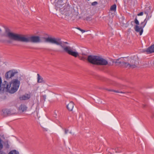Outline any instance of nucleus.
I'll list each match as a JSON object with an SVG mask.
<instances>
[{
  "mask_svg": "<svg viewBox=\"0 0 154 154\" xmlns=\"http://www.w3.org/2000/svg\"><path fill=\"white\" fill-rule=\"evenodd\" d=\"M8 42L10 43L11 42V41L10 40H8L7 41Z\"/></svg>",
  "mask_w": 154,
  "mask_h": 154,
  "instance_id": "nucleus-31",
  "label": "nucleus"
},
{
  "mask_svg": "<svg viewBox=\"0 0 154 154\" xmlns=\"http://www.w3.org/2000/svg\"><path fill=\"white\" fill-rule=\"evenodd\" d=\"M109 91H114L116 92H118L117 91H113V90H109Z\"/></svg>",
  "mask_w": 154,
  "mask_h": 154,
  "instance_id": "nucleus-30",
  "label": "nucleus"
},
{
  "mask_svg": "<svg viewBox=\"0 0 154 154\" xmlns=\"http://www.w3.org/2000/svg\"><path fill=\"white\" fill-rule=\"evenodd\" d=\"M144 52H146L147 54L154 53V44L148 48L146 50L144 51Z\"/></svg>",
  "mask_w": 154,
  "mask_h": 154,
  "instance_id": "nucleus-9",
  "label": "nucleus"
},
{
  "mask_svg": "<svg viewBox=\"0 0 154 154\" xmlns=\"http://www.w3.org/2000/svg\"><path fill=\"white\" fill-rule=\"evenodd\" d=\"M64 42V43L66 44H68V43L67 42Z\"/></svg>",
  "mask_w": 154,
  "mask_h": 154,
  "instance_id": "nucleus-34",
  "label": "nucleus"
},
{
  "mask_svg": "<svg viewBox=\"0 0 154 154\" xmlns=\"http://www.w3.org/2000/svg\"><path fill=\"white\" fill-rule=\"evenodd\" d=\"M27 107L24 105H21L19 107V110L20 112H23L26 111Z\"/></svg>",
  "mask_w": 154,
  "mask_h": 154,
  "instance_id": "nucleus-15",
  "label": "nucleus"
},
{
  "mask_svg": "<svg viewBox=\"0 0 154 154\" xmlns=\"http://www.w3.org/2000/svg\"><path fill=\"white\" fill-rule=\"evenodd\" d=\"M2 79L0 77V93L7 91L11 94L16 92L19 88L20 85V81L17 79H13L10 82L5 81L1 85Z\"/></svg>",
  "mask_w": 154,
  "mask_h": 154,
  "instance_id": "nucleus-1",
  "label": "nucleus"
},
{
  "mask_svg": "<svg viewBox=\"0 0 154 154\" xmlns=\"http://www.w3.org/2000/svg\"><path fill=\"white\" fill-rule=\"evenodd\" d=\"M5 146L6 148H8L9 147V145L8 141L5 142Z\"/></svg>",
  "mask_w": 154,
  "mask_h": 154,
  "instance_id": "nucleus-24",
  "label": "nucleus"
},
{
  "mask_svg": "<svg viewBox=\"0 0 154 154\" xmlns=\"http://www.w3.org/2000/svg\"><path fill=\"white\" fill-rule=\"evenodd\" d=\"M88 61L93 64L106 65L107 61L104 58H87Z\"/></svg>",
  "mask_w": 154,
  "mask_h": 154,
  "instance_id": "nucleus-5",
  "label": "nucleus"
},
{
  "mask_svg": "<svg viewBox=\"0 0 154 154\" xmlns=\"http://www.w3.org/2000/svg\"><path fill=\"white\" fill-rule=\"evenodd\" d=\"M30 97V95L28 94H26L20 97V99L21 100H26L28 99Z\"/></svg>",
  "mask_w": 154,
  "mask_h": 154,
  "instance_id": "nucleus-13",
  "label": "nucleus"
},
{
  "mask_svg": "<svg viewBox=\"0 0 154 154\" xmlns=\"http://www.w3.org/2000/svg\"><path fill=\"white\" fill-rule=\"evenodd\" d=\"M116 4H114L111 6L110 8V10L114 12L116 11Z\"/></svg>",
  "mask_w": 154,
  "mask_h": 154,
  "instance_id": "nucleus-19",
  "label": "nucleus"
},
{
  "mask_svg": "<svg viewBox=\"0 0 154 154\" xmlns=\"http://www.w3.org/2000/svg\"><path fill=\"white\" fill-rule=\"evenodd\" d=\"M74 106V104L72 102H70L67 105L66 107L67 109L69 111H72Z\"/></svg>",
  "mask_w": 154,
  "mask_h": 154,
  "instance_id": "nucleus-14",
  "label": "nucleus"
},
{
  "mask_svg": "<svg viewBox=\"0 0 154 154\" xmlns=\"http://www.w3.org/2000/svg\"><path fill=\"white\" fill-rule=\"evenodd\" d=\"M2 32V30L0 28V34Z\"/></svg>",
  "mask_w": 154,
  "mask_h": 154,
  "instance_id": "nucleus-35",
  "label": "nucleus"
},
{
  "mask_svg": "<svg viewBox=\"0 0 154 154\" xmlns=\"http://www.w3.org/2000/svg\"><path fill=\"white\" fill-rule=\"evenodd\" d=\"M81 58H85V57H81Z\"/></svg>",
  "mask_w": 154,
  "mask_h": 154,
  "instance_id": "nucleus-37",
  "label": "nucleus"
},
{
  "mask_svg": "<svg viewBox=\"0 0 154 154\" xmlns=\"http://www.w3.org/2000/svg\"><path fill=\"white\" fill-rule=\"evenodd\" d=\"M8 154H19V152L15 150L11 151Z\"/></svg>",
  "mask_w": 154,
  "mask_h": 154,
  "instance_id": "nucleus-21",
  "label": "nucleus"
},
{
  "mask_svg": "<svg viewBox=\"0 0 154 154\" xmlns=\"http://www.w3.org/2000/svg\"><path fill=\"white\" fill-rule=\"evenodd\" d=\"M119 60V59H118L117 60V61L115 63H118V61Z\"/></svg>",
  "mask_w": 154,
  "mask_h": 154,
  "instance_id": "nucleus-33",
  "label": "nucleus"
},
{
  "mask_svg": "<svg viewBox=\"0 0 154 154\" xmlns=\"http://www.w3.org/2000/svg\"><path fill=\"white\" fill-rule=\"evenodd\" d=\"M122 64L126 68L131 67L134 68L136 67V66L135 65H131L127 62H122Z\"/></svg>",
  "mask_w": 154,
  "mask_h": 154,
  "instance_id": "nucleus-12",
  "label": "nucleus"
},
{
  "mask_svg": "<svg viewBox=\"0 0 154 154\" xmlns=\"http://www.w3.org/2000/svg\"><path fill=\"white\" fill-rule=\"evenodd\" d=\"M151 8L152 7L150 5L149 6L146 5L144 11V13L145 14H146L150 13H152L153 10H151Z\"/></svg>",
  "mask_w": 154,
  "mask_h": 154,
  "instance_id": "nucleus-10",
  "label": "nucleus"
},
{
  "mask_svg": "<svg viewBox=\"0 0 154 154\" xmlns=\"http://www.w3.org/2000/svg\"><path fill=\"white\" fill-rule=\"evenodd\" d=\"M20 41L26 42L38 43L40 42V37L38 36H33L26 37L21 35Z\"/></svg>",
  "mask_w": 154,
  "mask_h": 154,
  "instance_id": "nucleus-3",
  "label": "nucleus"
},
{
  "mask_svg": "<svg viewBox=\"0 0 154 154\" xmlns=\"http://www.w3.org/2000/svg\"><path fill=\"white\" fill-rule=\"evenodd\" d=\"M10 113L11 111L9 109H3L2 111V114L5 115L9 114Z\"/></svg>",
  "mask_w": 154,
  "mask_h": 154,
  "instance_id": "nucleus-16",
  "label": "nucleus"
},
{
  "mask_svg": "<svg viewBox=\"0 0 154 154\" xmlns=\"http://www.w3.org/2000/svg\"><path fill=\"white\" fill-rule=\"evenodd\" d=\"M43 97H44V98H45H45H46V96H45V95H44V96H43Z\"/></svg>",
  "mask_w": 154,
  "mask_h": 154,
  "instance_id": "nucleus-36",
  "label": "nucleus"
},
{
  "mask_svg": "<svg viewBox=\"0 0 154 154\" xmlns=\"http://www.w3.org/2000/svg\"><path fill=\"white\" fill-rule=\"evenodd\" d=\"M67 1V0H56L55 5L56 10L62 7V6L65 4Z\"/></svg>",
  "mask_w": 154,
  "mask_h": 154,
  "instance_id": "nucleus-8",
  "label": "nucleus"
},
{
  "mask_svg": "<svg viewBox=\"0 0 154 154\" xmlns=\"http://www.w3.org/2000/svg\"><path fill=\"white\" fill-rule=\"evenodd\" d=\"M92 16L91 15H89L88 17H87L86 18V20H91Z\"/></svg>",
  "mask_w": 154,
  "mask_h": 154,
  "instance_id": "nucleus-23",
  "label": "nucleus"
},
{
  "mask_svg": "<svg viewBox=\"0 0 154 154\" xmlns=\"http://www.w3.org/2000/svg\"><path fill=\"white\" fill-rule=\"evenodd\" d=\"M88 54V53H83L82 54L85 56L88 57L87 58H103L101 56L89 55Z\"/></svg>",
  "mask_w": 154,
  "mask_h": 154,
  "instance_id": "nucleus-11",
  "label": "nucleus"
},
{
  "mask_svg": "<svg viewBox=\"0 0 154 154\" xmlns=\"http://www.w3.org/2000/svg\"><path fill=\"white\" fill-rule=\"evenodd\" d=\"M152 13H150L148 14H146V17L145 19V21H147L152 16Z\"/></svg>",
  "mask_w": 154,
  "mask_h": 154,
  "instance_id": "nucleus-18",
  "label": "nucleus"
},
{
  "mask_svg": "<svg viewBox=\"0 0 154 154\" xmlns=\"http://www.w3.org/2000/svg\"><path fill=\"white\" fill-rule=\"evenodd\" d=\"M98 4V3L97 2L95 1L91 3V5L92 6Z\"/></svg>",
  "mask_w": 154,
  "mask_h": 154,
  "instance_id": "nucleus-25",
  "label": "nucleus"
},
{
  "mask_svg": "<svg viewBox=\"0 0 154 154\" xmlns=\"http://www.w3.org/2000/svg\"><path fill=\"white\" fill-rule=\"evenodd\" d=\"M133 59H132V60H131V61H133Z\"/></svg>",
  "mask_w": 154,
  "mask_h": 154,
  "instance_id": "nucleus-38",
  "label": "nucleus"
},
{
  "mask_svg": "<svg viewBox=\"0 0 154 154\" xmlns=\"http://www.w3.org/2000/svg\"><path fill=\"white\" fill-rule=\"evenodd\" d=\"M0 154H6L5 152H4L2 151H0Z\"/></svg>",
  "mask_w": 154,
  "mask_h": 154,
  "instance_id": "nucleus-28",
  "label": "nucleus"
},
{
  "mask_svg": "<svg viewBox=\"0 0 154 154\" xmlns=\"http://www.w3.org/2000/svg\"><path fill=\"white\" fill-rule=\"evenodd\" d=\"M3 147V141L0 137V150H1Z\"/></svg>",
  "mask_w": 154,
  "mask_h": 154,
  "instance_id": "nucleus-20",
  "label": "nucleus"
},
{
  "mask_svg": "<svg viewBox=\"0 0 154 154\" xmlns=\"http://www.w3.org/2000/svg\"><path fill=\"white\" fill-rule=\"evenodd\" d=\"M44 38L45 39L46 42L60 46L63 49L64 51L70 55L75 57H77L79 56V53L77 52L73 51L71 49L70 47L66 46L64 47V45H63L62 42L61 41V39L60 38L48 37L47 38L44 37Z\"/></svg>",
  "mask_w": 154,
  "mask_h": 154,
  "instance_id": "nucleus-2",
  "label": "nucleus"
},
{
  "mask_svg": "<svg viewBox=\"0 0 154 154\" xmlns=\"http://www.w3.org/2000/svg\"><path fill=\"white\" fill-rule=\"evenodd\" d=\"M121 58H128V57H121Z\"/></svg>",
  "mask_w": 154,
  "mask_h": 154,
  "instance_id": "nucleus-32",
  "label": "nucleus"
},
{
  "mask_svg": "<svg viewBox=\"0 0 154 154\" xmlns=\"http://www.w3.org/2000/svg\"><path fill=\"white\" fill-rule=\"evenodd\" d=\"M77 29L80 30L83 33L85 32V31L83 29H82L79 27H78Z\"/></svg>",
  "mask_w": 154,
  "mask_h": 154,
  "instance_id": "nucleus-26",
  "label": "nucleus"
},
{
  "mask_svg": "<svg viewBox=\"0 0 154 154\" xmlns=\"http://www.w3.org/2000/svg\"><path fill=\"white\" fill-rule=\"evenodd\" d=\"M18 73L17 70L12 69L7 72L5 74V77L7 79L12 78Z\"/></svg>",
  "mask_w": 154,
  "mask_h": 154,
  "instance_id": "nucleus-7",
  "label": "nucleus"
},
{
  "mask_svg": "<svg viewBox=\"0 0 154 154\" xmlns=\"http://www.w3.org/2000/svg\"><path fill=\"white\" fill-rule=\"evenodd\" d=\"M143 14V11L139 13L137 15L138 16H142Z\"/></svg>",
  "mask_w": 154,
  "mask_h": 154,
  "instance_id": "nucleus-27",
  "label": "nucleus"
},
{
  "mask_svg": "<svg viewBox=\"0 0 154 154\" xmlns=\"http://www.w3.org/2000/svg\"><path fill=\"white\" fill-rule=\"evenodd\" d=\"M37 76L38 82L39 83H41L43 82L44 81L42 77L41 76L38 74H37Z\"/></svg>",
  "mask_w": 154,
  "mask_h": 154,
  "instance_id": "nucleus-17",
  "label": "nucleus"
},
{
  "mask_svg": "<svg viewBox=\"0 0 154 154\" xmlns=\"http://www.w3.org/2000/svg\"><path fill=\"white\" fill-rule=\"evenodd\" d=\"M134 22L136 24V25L138 26V25H139V22L137 19V17H136L135 18V19L134 20Z\"/></svg>",
  "mask_w": 154,
  "mask_h": 154,
  "instance_id": "nucleus-22",
  "label": "nucleus"
},
{
  "mask_svg": "<svg viewBox=\"0 0 154 154\" xmlns=\"http://www.w3.org/2000/svg\"><path fill=\"white\" fill-rule=\"evenodd\" d=\"M147 21H145V20L143 22H142L140 23L141 26H139L138 25H135L134 27L135 30L137 32H139L140 35H142L143 32V28L146 25Z\"/></svg>",
  "mask_w": 154,
  "mask_h": 154,
  "instance_id": "nucleus-6",
  "label": "nucleus"
},
{
  "mask_svg": "<svg viewBox=\"0 0 154 154\" xmlns=\"http://www.w3.org/2000/svg\"><path fill=\"white\" fill-rule=\"evenodd\" d=\"M4 28L5 29V32L7 34V36L10 38L14 40L20 41L21 35L11 32L10 29L5 26H4Z\"/></svg>",
  "mask_w": 154,
  "mask_h": 154,
  "instance_id": "nucleus-4",
  "label": "nucleus"
},
{
  "mask_svg": "<svg viewBox=\"0 0 154 154\" xmlns=\"http://www.w3.org/2000/svg\"><path fill=\"white\" fill-rule=\"evenodd\" d=\"M68 131V130H67L66 129H65V134H66Z\"/></svg>",
  "mask_w": 154,
  "mask_h": 154,
  "instance_id": "nucleus-29",
  "label": "nucleus"
}]
</instances>
